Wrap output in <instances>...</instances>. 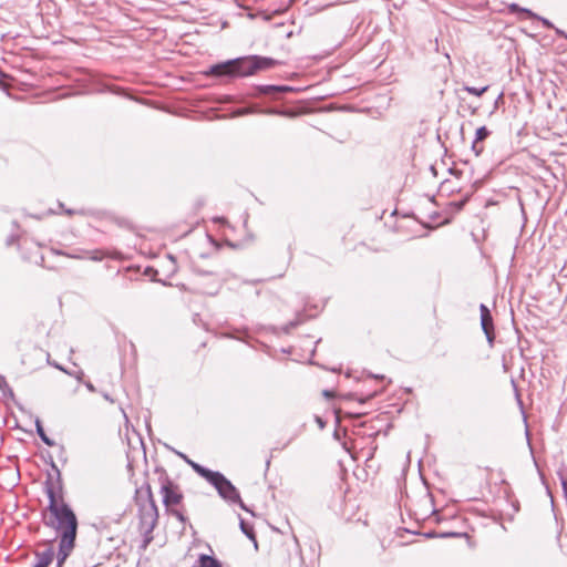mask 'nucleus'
I'll use <instances>...</instances> for the list:
<instances>
[{
	"mask_svg": "<svg viewBox=\"0 0 567 567\" xmlns=\"http://www.w3.org/2000/svg\"><path fill=\"white\" fill-rule=\"evenodd\" d=\"M454 206H456L457 208H461V203H453Z\"/></svg>",
	"mask_w": 567,
	"mask_h": 567,
	"instance_id": "36",
	"label": "nucleus"
},
{
	"mask_svg": "<svg viewBox=\"0 0 567 567\" xmlns=\"http://www.w3.org/2000/svg\"><path fill=\"white\" fill-rule=\"evenodd\" d=\"M35 556L38 561L33 567H48L53 560L54 550L50 547L41 553H37Z\"/></svg>",
	"mask_w": 567,
	"mask_h": 567,
	"instance_id": "8",
	"label": "nucleus"
},
{
	"mask_svg": "<svg viewBox=\"0 0 567 567\" xmlns=\"http://www.w3.org/2000/svg\"><path fill=\"white\" fill-rule=\"evenodd\" d=\"M168 514L176 517L182 524H185L187 522V517L184 515V513L181 509H168Z\"/></svg>",
	"mask_w": 567,
	"mask_h": 567,
	"instance_id": "19",
	"label": "nucleus"
},
{
	"mask_svg": "<svg viewBox=\"0 0 567 567\" xmlns=\"http://www.w3.org/2000/svg\"><path fill=\"white\" fill-rule=\"evenodd\" d=\"M262 113H266V114H282V112H279V111H276V110H266V111H261Z\"/></svg>",
	"mask_w": 567,
	"mask_h": 567,
	"instance_id": "27",
	"label": "nucleus"
},
{
	"mask_svg": "<svg viewBox=\"0 0 567 567\" xmlns=\"http://www.w3.org/2000/svg\"><path fill=\"white\" fill-rule=\"evenodd\" d=\"M208 483L216 488L218 495L223 499H225L228 503L238 504L240 508H243L244 511H249L241 501L238 489L228 478H226L224 474H221L220 472H215V474L213 475Z\"/></svg>",
	"mask_w": 567,
	"mask_h": 567,
	"instance_id": "4",
	"label": "nucleus"
},
{
	"mask_svg": "<svg viewBox=\"0 0 567 567\" xmlns=\"http://www.w3.org/2000/svg\"><path fill=\"white\" fill-rule=\"evenodd\" d=\"M186 462L192 466V468L198 474L200 475L203 478H205L207 482L210 481V478L213 477V475L215 474V471H212L209 468H206L204 466H202L200 464L198 463H195L190 460H186Z\"/></svg>",
	"mask_w": 567,
	"mask_h": 567,
	"instance_id": "10",
	"label": "nucleus"
},
{
	"mask_svg": "<svg viewBox=\"0 0 567 567\" xmlns=\"http://www.w3.org/2000/svg\"><path fill=\"white\" fill-rule=\"evenodd\" d=\"M0 390L4 396L13 398L14 393L9 383L7 382V379L4 375L0 374Z\"/></svg>",
	"mask_w": 567,
	"mask_h": 567,
	"instance_id": "16",
	"label": "nucleus"
},
{
	"mask_svg": "<svg viewBox=\"0 0 567 567\" xmlns=\"http://www.w3.org/2000/svg\"><path fill=\"white\" fill-rule=\"evenodd\" d=\"M84 373L83 371H79L76 374H74V377L78 379V380H82Z\"/></svg>",
	"mask_w": 567,
	"mask_h": 567,
	"instance_id": "29",
	"label": "nucleus"
},
{
	"mask_svg": "<svg viewBox=\"0 0 567 567\" xmlns=\"http://www.w3.org/2000/svg\"><path fill=\"white\" fill-rule=\"evenodd\" d=\"M258 91L261 94L270 95L275 93L291 92L292 87L287 85H260Z\"/></svg>",
	"mask_w": 567,
	"mask_h": 567,
	"instance_id": "9",
	"label": "nucleus"
},
{
	"mask_svg": "<svg viewBox=\"0 0 567 567\" xmlns=\"http://www.w3.org/2000/svg\"><path fill=\"white\" fill-rule=\"evenodd\" d=\"M86 254H87V257L94 261H101L105 257V254L100 249L87 251Z\"/></svg>",
	"mask_w": 567,
	"mask_h": 567,
	"instance_id": "18",
	"label": "nucleus"
},
{
	"mask_svg": "<svg viewBox=\"0 0 567 567\" xmlns=\"http://www.w3.org/2000/svg\"><path fill=\"white\" fill-rule=\"evenodd\" d=\"M488 89V85H484V86H481V87H476V86H463V91H466L473 95H476V96H480L482 95L483 93H485Z\"/></svg>",
	"mask_w": 567,
	"mask_h": 567,
	"instance_id": "17",
	"label": "nucleus"
},
{
	"mask_svg": "<svg viewBox=\"0 0 567 567\" xmlns=\"http://www.w3.org/2000/svg\"><path fill=\"white\" fill-rule=\"evenodd\" d=\"M513 385H514V388H516V385H515V382H514V381H513ZM515 392H516V398H517L518 404H519V405H523V402H522L520 396H519V394H518V392H517V389H515Z\"/></svg>",
	"mask_w": 567,
	"mask_h": 567,
	"instance_id": "28",
	"label": "nucleus"
},
{
	"mask_svg": "<svg viewBox=\"0 0 567 567\" xmlns=\"http://www.w3.org/2000/svg\"><path fill=\"white\" fill-rule=\"evenodd\" d=\"M296 326H297V323L291 321V322H289L288 328H295Z\"/></svg>",
	"mask_w": 567,
	"mask_h": 567,
	"instance_id": "32",
	"label": "nucleus"
},
{
	"mask_svg": "<svg viewBox=\"0 0 567 567\" xmlns=\"http://www.w3.org/2000/svg\"><path fill=\"white\" fill-rule=\"evenodd\" d=\"M317 421H318V424H320V426L322 427L323 426V422L321 421V419L318 417Z\"/></svg>",
	"mask_w": 567,
	"mask_h": 567,
	"instance_id": "34",
	"label": "nucleus"
},
{
	"mask_svg": "<svg viewBox=\"0 0 567 567\" xmlns=\"http://www.w3.org/2000/svg\"><path fill=\"white\" fill-rule=\"evenodd\" d=\"M68 257H71V258H75V259H82L83 257L78 255V254H74V255H66Z\"/></svg>",
	"mask_w": 567,
	"mask_h": 567,
	"instance_id": "30",
	"label": "nucleus"
},
{
	"mask_svg": "<svg viewBox=\"0 0 567 567\" xmlns=\"http://www.w3.org/2000/svg\"><path fill=\"white\" fill-rule=\"evenodd\" d=\"M45 494L49 505L43 514V522L45 526L54 529L60 536L58 567H61L74 548L78 518L63 498H58L54 486L50 481L45 482Z\"/></svg>",
	"mask_w": 567,
	"mask_h": 567,
	"instance_id": "1",
	"label": "nucleus"
},
{
	"mask_svg": "<svg viewBox=\"0 0 567 567\" xmlns=\"http://www.w3.org/2000/svg\"><path fill=\"white\" fill-rule=\"evenodd\" d=\"M457 515V512H453L450 508H445L441 511L440 513H436V522L442 525L445 520H449L451 518H455Z\"/></svg>",
	"mask_w": 567,
	"mask_h": 567,
	"instance_id": "14",
	"label": "nucleus"
},
{
	"mask_svg": "<svg viewBox=\"0 0 567 567\" xmlns=\"http://www.w3.org/2000/svg\"><path fill=\"white\" fill-rule=\"evenodd\" d=\"M35 427H37V433L38 435L40 436V439L42 440V442L44 444H47L48 446H53L54 445V441L51 440L44 432L43 430V426H42V423L39 419L35 420Z\"/></svg>",
	"mask_w": 567,
	"mask_h": 567,
	"instance_id": "13",
	"label": "nucleus"
},
{
	"mask_svg": "<svg viewBox=\"0 0 567 567\" xmlns=\"http://www.w3.org/2000/svg\"><path fill=\"white\" fill-rule=\"evenodd\" d=\"M218 289H219V284L216 282L215 286L212 289L206 290L205 292L209 293V295H214V293H216L218 291Z\"/></svg>",
	"mask_w": 567,
	"mask_h": 567,
	"instance_id": "24",
	"label": "nucleus"
},
{
	"mask_svg": "<svg viewBox=\"0 0 567 567\" xmlns=\"http://www.w3.org/2000/svg\"><path fill=\"white\" fill-rule=\"evenodd\" d=\"M565 39H567V33H566V37H565Z\"/></svg>",
	"mask_w": 567,
	"mask_h": 567,
	"instance_id": "37",
	"label": "nucleus"
},
{
	"mask_svg": "<svg viewBox=\"0 0 567 567\" xmlns=\"http://www.w3.org/2000/svg\"><path fill=\"white\" fill-rule=\"evenodd\" d=\"M105 400L113 402V400L109 396V394H104Z\"/></svg>",
	"mask_w": 567,
	"mask_h": 567,
	"instance_id": "33",
	"label": "nucleus"
},
{
	"mask_svg": "<svg viewBox=\"0 0 567 567\" xmlns=\"http://www.w3.org/2000/svg\"><path fill=\"white\" fill-rule=\"evenodd\" d=\"M489 135V131L485 126H481L476 130L475 140L472 143V151L475 155H480L483 151V146L480 144Z\"/></svg>",
	"mask_w": 567,
	"mask_h": 567,
	"instance_id": "7",
	"label": "nucleus"
},
{
	"mask_svg": "<svg viewBox=\"0 0 567 567\" xmlns=\"http://www.w3.org/2000/svg\"><path fill=\"white\" fill-rule=\"evenodd\" d=\"M277 64L279 62L272 58L247 55L214 64L204 74L215 78H245L254 75L259 71L271 69Z\"/></svg>",
	"mask_w": 567,
	"mask_h": 567,
	"instance_id": "2",
	"label": "nucleus"
},
{
	"mask_svg": "<svg viewBox=\"0 0 567 567\" xmlns=\"http://www.w3.org/2000/svg\"><path fill=\"white\" fill-rule=\"evenodd\" d=\"M481 312V328L486 337V340L491 347H493L495 341V329L494 321L488 307L484 303L480 305Z\"/></svg>",
	"mask_w": 567,
	"mask_h": 567,
	"instance_id": "6",
	"label": "nucleus"
},
{
	"mask_svg": "<svg viewBox=\"0 0 567 567\" xmlns=\"http://www.w3.org/2000/svg\"><path fill=\"white\" fill-rule=\"evenodd\" d=\"M322 394H323L324 396H327V398L332 396V393H331L329 390H324V391L322 392Z\"/></svg>",
	"mask_w": 567,
	"mask_h": 567,
	"instance_id": "31",
	"label": "nucleus"
},
{
	"mask_svg": "<svg viewBox=\"0 0 567 567\" xmlns=\"http://www.w3.org/2000/svg\"><path fill=\"white\" fill-rule=\"evenodd\" d=\"M511 11H522V12L528 14L529 17L534 16V13L529 9L519 8L518 4H515V3L511 6Z\"/></svg>",
	"mask_w": 567,
	"mask_h": 567,
	"instance_id": "21",
	"label": "nucleus"
},
{
	"mask_svg": "<svg viewBox=\"0 0 567 567\" xmlns=\"http://www.w3.org/2000/svg\"><path fill=\"white\" fill-rule=\"evenodd\" d=\"M135 502L137 506L138 530L143 536L142 548L145 549L153 540V532L159 517L158 508L148 483L136 489Z\"/></svg>",
	"mask_w": 567,
	"mask_h": 567,
	"instance_id": "3",
	"label": "nucleus"
},
{
	"mask_svg": "<svg viewBox=\"0 0 567 567\" xmlns=\"http://www.w3.org/2000/svg\"><path fill=\"white\" fill-rule=\"evenodd\" d=\"M255 111H252L251 109H240L238 110L235 115L237 116H243V115H247V114H251L254 113Z\"/></svg>",
	"mask_w": 567,
	"mask_h": 567,
	"instance_id": "23",
	"label": "nucleus"
},
{
	"mask_svg": "<svg viewBox=\"0 0 567 567\" xmlns=\"http://www.w3.org/2000/svg\"><path fill=\"white\" fill-rule=\"evenodd\" d=\"M239 526H240V529L241 532L251 540H254L255 545H257V540H256V535H255V532H254V528L252 526H250L249 524H247L243 518H240V523H239Z\"/></svg>",
	"mask_w": 567,
	"mask_h": 567,
	"instance_id": "15",
	"label": "nucleus"
},
{
	"mask_svg": "<svg viewBox=\"0 0 567 567\" xmlns=\"http://www.w3.org/2000/svg\"><path fill=\"white\" fill-rule=\"evenodd\" d=\"M158 474V481L161 484V494L163 496V504L166 511L172 509L174 505L181 504L183 501V494L179 492L177 485H175L168 477L167 473L163 468H156Z\"/></svg>",
	"mask_w": 567,
	"mask_h": 567,
	"instance_id": "5",
	"label": "nucleus"
},
{
	"mask_svg": "<svg viewBox=\"0 0 567 567\" xmlns=\"http://www.w3.org/2000/svg\"><path fill=\"white\" fill-rule=\"evenodd\" d=\"M530 17H532V18H535V19H538V20L542 22V24H543L545 28H547V29H554V27H555V25L553 24V22H550V21H549L548 19H546V18L538 17V16H536L535 13H534V16H530Z\"/></svg>",
	"mask_w": 567,
	"mask_h": 567,
	"instance_id": "20",
	"label": "nucleus"
},
{
	"mask_svg": "<svg viewBox=\"0 0 567 567\" xmlns=\"http://www.w3.org/2000/svg\"><path fill=\"white\" fill-rule=\"evenodd\" d=\"M48 363L54 368H56L58 370L66 373V374H70V375H73L71 372H69L66 369H64L62 365H60L59 363L56 362H51L50 359H48Z\"/></svg>",
	"mask_w": 567,
	"mask_h": 567,
	"instance_id": "22",
	"label": "nucleus"
},
{
	"mask_svg": "<svg viewBox=\"0 0 567 567\" xmlns=\"http://www.w3.org/2000/svg\"><path fill=\"white\" fill-rule=\"evenodd\" d=\"M85 386L89 391L91 392H95V388L94 385L89 381V382H85Z\"/></svg>",
	"mask_w": 567,
	"mask_h": 567,
	"instance_id": "26",
	"label": "nucleus"
},
{
	"mask_svg": "<svg viewBox=\"0 0 567 567\" xmlns=\"http://www.w3.org/2000/svg\"><path fill=\"white\" fill-rule=\"evenodd\" d=\"M462 537H463V538H466L467 540L470 539V538H468V535H467L466 533H464V532H463V534H462Z\"/></svg>",
	"mask_w": 567,
	"mask_h": 567,
	"instance_id": "35",
	"label": "nucleus"
},
{
	"mask_svg": "<svg viewBox=\"0 0 567 567\" xmlns=\"http://www.w3.org/2000/svg\"><path fill=\"white\" fill-rule=\"evenodd\" d=\"M427 537H437V538H446V537H461V533L456 530H444L442 526L437 530L431 532L426 534Z\"/></svg>",
	"mask_w": 567,
	"mask_h": 567,
	"instance_id": "12",
	"label": "nucleus"
},
{
	"mask_svg": "<svg viewBox=\"0 0 567 567\" xmlns=\"http://www.w3.org/2000/svg\"><path fill=\"white\" fill-rule=\"evenodd\" d=\"M554 30H555L556 34H558L559 37H563V38H565V37H566V33H567V32H565L564 30L558 29V28H556V27H554Z\"/></svg>",
	"mask_w": 567,
	"mask_h": 567,
	"instance_id": "25",
	"label": "nucleus"
},
{
	"mask_svg": "<svg viewBox=\"0 0 567 567\" xmlns=\"http://www.w3.org/2000/svg\"><path fill=\"white\" fill-rule=\"evenodd\" d=\"M197 563L198 567H221L217 558L205 554L199 555Z\"/></svg>",
	"mask_w": 567,
	"mask_h": 567,
	"instance_id": "11",
	"label": "nucleus"
}]
</instances>
